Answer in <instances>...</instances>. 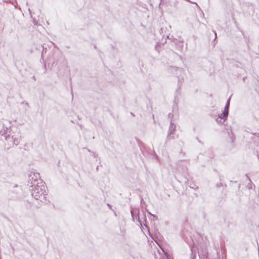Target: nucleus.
I'll return each mask as SVG.
<instances>
[{"instance_id": "9d476101", "label": "nucleus", "mask_w": 259, "mask_h": 259, "mask_svg": "<svg viewBox=\"0 0 259 259\" xmlns=\"http://www.w3.org/2000/svg\"><path fill=\"white\" fill-rule=\"evenodd\" d=\"M131 213H132V214L133 215V211H131Z\"/></svg>"}, {"instance_id": "7ed1b4c3", "label": "nucleus", "mask_w": 259, "mask_h": 259, "mask_svg": "<svg viewBox=\"0 0 259 259\" xmlns=\"http://www.w3.org/2000/svg\"><path fill=\"white\" fill-rule=\"evenodd\" d=\"M18 136H12V137H7L6 139L10 142H12L14 145H17L20 142V138Z\"/></svg>"}, {"instance_id": "423d86ee", "label": "nucleus", "mask_w": 259, "mask_h": 259, "mask_svg": "<svg viewBox=\"0 0 259 259\" xmlns=\"http://www.w3.org/2000/svg\"><path fill=\"white\" fill-rule=\"evenodd\" d=\"M176 128V125L171 123L169 129V134H172Z\"/></svg>"}, {"instance_id": "6e6552de", "label": "nucleus", "mask_w": 259, "mask_h": 259, "mask_svg": "<svg viewBox=\"0 0 259 259\" xmlns=\"http://www.w3.org/2000/svg\"><path fill=\"white\" fill-rule=\"evenodd\" d=\"M215 121L218 124H223L225 122V121H223V120L222 119H220V118H218V117L215 119Z\"/></svg>"}, {"instance_id": "f03ea898", "label": "nucleus", "mask_w": 259, "mask_h": 259, "mask_svg": "<svg viewBox=\"0 0 259 259\" xmlns=\"http://www.w3.org/2000/svg\"><path fill=\"white\" fill-rule=\"evenodd\" d=\"M40 182H43L40 178L39 174L37 172H30L28 176V186L29 189L36 187L39 185Z\"/></svg>"}, {"instance_id": "20e7f679", "label": "nucleus", "mask_w": 259, "mask_h": 259, "mask_svg": "<svg viewBox=\"0 0 259 259\" xmlns=\"http://www.w3.org/2000/svg\"><path fill=\"white\" fill-rule=\"evenodd\" d=\"M230 99L227 100V104L224 108V111L223 112V116H228V110L230 104Z\"/></svg>"}, {"instance_id": "1a4fd4ad", "label": "nucleus", "mask_w": 259, "mask_h": 259, "mask_svg": "<svg viewBox=\"0 0 259 259\" xmlns=\"http://www.w3.org/2000/svg\"><path fill=\"white\" fill-rule=\"evenodd\" d=\"M151 215H152L153 217H155V215L154 214H152L151 213H149Z\"/></svg>"}, {"instance_id": "0eeeda50", "label": "nucleus", "mask_w": 259, "mask_h": 259, "mask_svg": "<svg viewBox=\"0 0 259 259\" xmlns=\"http://www.w3.org/2000/svg\"><path fill=\"white\" fill-rule=\"evenodd\" d=\"M228 116H223V113L220 114L218 118H220V119H221L223 120V121H225L226 120V119L227 118Z\"/></svg>"}, {"instance_id": "39448f33", "label": "nucleus", "mask_w": 259, "mask_h": 259, "mask_svg": "<svg viewBox=\"0 0 259 259\" xmlns=\"http://www.w3.org/2000/svg\"><path fill=\"white\" fill-rule=\"evenodd\" d=\"M230 99L227 100V104L224 108V111L223 112V116H228V110L230 104Z\"/></svg>"}, {"instance_id": "f257e3e1", "label": "nucleus", "mask_w": 259, "mask_h": 259, "mask_svg": "<svg viewBox=\"0 0 259 259\" xmlns=\"http://www.w3.org/2000/svg\"><path fill=\"white\" fill-rule=\"evenodd\" d=\"M47 188L45 183L40 182L39 185L36 187L29 189L31 195L35 199L44 203L49 202L48 194L46 191Z\"/></svg>"}]
</instances>
